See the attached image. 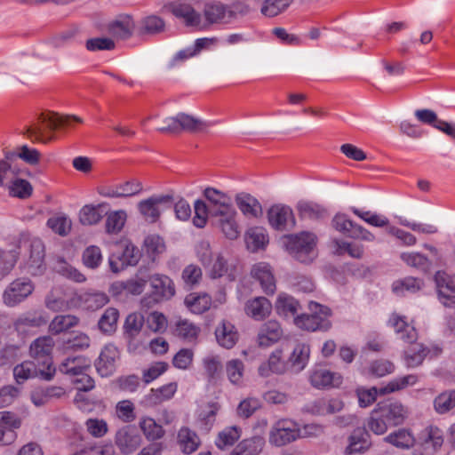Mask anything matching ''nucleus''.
Segmentation results:
<instances>
[{
    "mask_svg": "<svg viewBox=\"0 0 455 455\" xmlns=\"http://www.w3.org/2000/svg\"><path fill=\"white\" fill-rule=\"evenodd\" d=\"M196 253L198 260L202 263L206 270L207 275L212 279H217L228 275L234 279L229 271L228 260L219 251H213L208 241H200L196 246Z\"/></svg>",
    "mask_w": 455,
    "mask_h": 455,
    "instance_id": "nucleus-1",
    "label": "nucleus"
},
{
    "mask_svg": "<svg viewBox=\"0 0 455 455\" xmlns=\"http://www.w3.org/2000/svg\"><path fill=\"white\" fill-rule=\"evenodd\" d=\"M41 124H35L27 128L26 134L32 140L48 143L54 139V136L49 134L46 130L55 131L58 127L62 125H68L71 121L76 123H83L82 118L76 116H60L59 114L42 115Z\"/></svg>",
    "mask_w": 455,
    "mask_h": 455,
    "instance_id": "nucleus-2",
    "label": "nucleus"
},
{
    "mask_svg": "<svg viewBox=\"0 0 455 455\" xmlns=\"http://www.w3.org/2000/svg\"><path fill=\"white\" fill-rule=\"evenodd\" d=\"M308 309L310 314H301L294 318V323L298 328L307 331H326L331 327L329 320L331 310L328 307L310 301Z\"/></svg>",
    "mask_w": 455,
    "mask_h": 455,
    "instance_id": "nucleus-3",
    "label": "nucleus"
},
{
    "mask_svg": "<svg viewBox=\"0 0 455 455\" xmlns=\"http://www.w3.org/2000/svg\"><path fill=\"white\" fill-rule=\"evenodd\" d=\"M53 347V339L50 336H43L35 339L29 347L30 356L36 363L43 368L41 370V379L44 380H51L56 372L52 358Z\"/></svg>",
    "mask_w": 455,
    "mask_h": 455,
    "instance_id": "nucleus-4",
    "label": "nucleus"
},
{
    "mask_svg": "<svg viewBox=\"0 0 455 455\" xmlns=\"http://www.w3.org/2000/svg\"><path fill=\"white\" fill-rule=\"evenodd\" d=\"M287 251L298 260L307 262L316 244V236L309 232H301L285 237Z\"/></svg>",
    "mask_w": 455,
    "mask_h": 455,
    "instance_id": "nucleus-5",
    "label": "nucleus"
},
{
    "mask_svg": "<svg viewBox=\"0 0 455 455\" xmlns=\"http://www.w3.org/2000/svg\"><path fill=\"white\" fill-rule=\"evenodd\" d=\"M174 202L172 195H154L138 204V210L143 219L148 223L156 222L162 212L170 208Z\"/></svg>",
    "mask_w": 455,
    "mask_h": 455,
    "instance_id": "nucleus-6",
    "label": "nucleus"
},
{
    "mask_svg": "<svg viewBox=\"0 0 455 455\" xmlns=\"http://www.w3.org/2000/svg\"><path fill=\"white\" fill-rule=\"evenodd\" d=\"M300 436L298 425L288 419L275 422L269 431L268 441L276 447H282L296 441Z\"/></svg>",
    "mask_w": 455,
    "mask_h": 455,
    "instance_id": "nucleus-7",
    "label": "nucleus"
},
{
    "mask_svg": "<svg viewBox=\"0 0 455 455\" xmlns=\"http://www.w3.org/2000/svg\"><path fill=\"white\" fill-rule=\"evenodd\" d=\"M148 283L150 284L151 291L143 302L149 305L151 302L158 303L164 299H171L175 294V288L172 279L162 274L150 275L148 273Z\"/></svg>",
    "mask_w": 455,
    "mask_h": 455,
    "instance_id": "nucleus-8",
    "label": "nucleus"
},
{
    "mask_svg": "<svg viewBox=\"0 0 455 455\" xmlns=\"http://www.w3.org/2000/svg\"><path fill=\"white\" fill-rule=\"evenodd\" d=\"M144 322V316L140 313H131L125 318L124 336L127 341L128 350L131 352H136L143 347L141 330Z\"/></svg>",
    "mask_w": 455,
    "mask_h": 455,
    "instance_id": "nucleus-9",
    "label": "nucleus"
},
{
    "mask_svg": "<svg viewBox=\"0 0 455 455\" xmlns=\"http://www.w3.org/2000/svg\"><path fill=\"white\" fill-rule=\"evenodd\" d=\"M199 29H206L214 24H228L229 23L228 4L220 1L206 3L203 14L199 13Z\"/></svg>",
    "mask_w": 455,
    "mask_h": 455,
    "instance_id": "nucleus-10",
    "label": "nucleus"
},
{
    "mask_svg": "<svg viewBox=\"0 0 455 455\" xmlns=\"http://www.w3.org/2000/svg\"><path fill=\"white\" fill-rule=\"evenodd\" d=\"M377 406L390 427L403 425L410 415L409 408L397 400L379 402Z\"/></svg>",
    "mask_w": 455,
    "mask_h": 455,
    "instance_id": "nucleus-11",
    "label": "nucleus"
},
{
    "mask_svg": "<svg viewBox=\"0 0 455 455\" xmlns=\"http://www.w3.org/2000/svg\"><path fill=\"white\" fill-rule=\"evenodd\" d=\"M142 443V437L136 427L126 425L119 428L115 435V443L124 454L134 452Z\"/></svg>",
    "mask_w": 455,
    "mask_h": 455,
    "instance_id": "nucleus-12",
    "label": "nucleus"
},
{
    "mask_svg": "<svg viewBox=\"0 0 455 455\" xmlns=\"http://www.w3.org/2000/svg\"><path fill=\"white\" fill-rule=\"evenodd\" d=\"M165 12L172 13L181 20L187 26L199 29V13L195 11L187 0H180L165 4L163 7Z\"/></svg>",
    "mask_w": 455,
    "mask_h": 455,
    "instance_id": "nucleus-13",
    "label": "nucleus"
},
{
    "mask_svg": "<svg viewBox=\"0 0 455 455\" xmlns=\"http://www.w3.org/2000/svg\"><path fill=\"white\" fill-rule=\"evenodd\" d=\"M34 290L30 280L19 278L12 282L3 294L4 302L9 307H14L28 297Z\"/></svg>",
    "mask_w": 455,
    "mask_h": 455,
    "instance_id": "nucleus-14",
    "label": "nucleus"
},
{
    "mask_svg": "<svg viewBox=\"0 0 455 455\" xmlns=\"http://www.w3.org/2000/svg\"><path fill=\"white\" fill-rule=\"evenodd\" d=\"M21 419L13 411H0V444L12 443L16 437V430L21 427Z\"/></svg>",
    "mask_w": 455,
    "mask_h": 455,
    "instance_id": "nucleus-15",
    "label": "nucleus"
},
{
    "mask_svg": "<svg viewBox=\"0 0 455 455\" xmlns=\"http://www.w3.org/2000/svg\"><path fill=\"white\" fill-rule=\"evenodd\" d=\"M268 222L276 230L283 231L295 226L292 210L289 206L275 204L267 212Z\"/></svg>",
    "mask_w": 455,
    "mask_h": 455,
    "instance_id": "nucleus-16",
    "label": "nucleus"
},
{
    "mask_svg": "<svg viewBox=\"0 0 455 455\" xmlns=\"http://www.w3.org/2000/svg\"><path fill=\"white\" fill-rule=\"evenodd\" d=\"M237 212L235 208L220 212L212 217L214 225L230 240H235L240 235V229L236 221Z\"/></svg>",
    "mask_w": 455,
    "mask_h": 455,
    "instance_id": "nucleus-17",
    "label": "nucleus"
},
{
    "mask_svg": "<svg viewBox=\"0 0 455 455\" xmlns=\"http://www.w3.org/2000/svg\"><path fill=\"white\" fill-rule=\"evenodd\" d=\"M290 372L286 361L283 359V350L275 349L258 367L260 377L267 378L272 374L283 375Z\"/></svg>",
    "mask_w": 455,
    "mask_h": 455,
    "instance_id": "nucleus-18",
    "label": "nucleus"
},
{
    "mask_svg": "<svg viewBox=\"0 0 455 455\" xmlns=\"http://www.w3.org/2000/svg\"><path fill=\"white\" fill-rule=\"evenodd\" d=\"M439 299L445 307L455 306V275H450L443 271L435 275Z\"/></svg>",
    "mask_w": 455,
    "mask_h": 455,
    "instance_id": "nucleus-19",
    "label": "nucleus"
},
{
    "mask_svg": "<svg viewBox=\"0 0 455 455\" xmlns=\"http://www.w3.org/2000/svg\"><path fill=\"white\" fill-rule=\"evenodd\" d=\"M27 272L32 275L43 274L44 267V244L38 238L32 239L29 245V257L25 263Z\"/></svg>",
    "mask_w": 455,
    "mask_h": 455,
    "instance_id": "nucleus-20",
    "label": "nucleus"
},
{
    "mask_svg": "<svg viewBox=\"0 0 455 455\" xmlns=\"http://www.w3.org/2000/svg\"><path fill=\"white\" fill-rule=\"evenodd\" d=\"M204 196L206 198L208 207L210 208V217L212 218L220 212L228 211L233 207L231 197L214 188H206L204 190Z\"/></svg>",
    "mask_w": 455,
    "mask_h": 455,
    "instance_id": "nucleus-21",
    "label": "nucleus"
},
{
    "mask_svg": "<svg viewBox=\"0 0 455 455\" xmlns=\"http://www.w3.org/2000/svg\"><path fill=\"white\" fill-rule=\"evenodd\" d=\"M143 189L142 183L137 180L125 181L122 184L103 187L99 194L104 197H130L140 194Z\"/></svg>",
    "mask_w": 455,
    "mask_h": 455,
    "instance_id": "nucleus-22",
    "label": "nucleus"
},
{
    "mask_svg": "<svg viewBox=\"0 0 455 455\" xmlns=\"http://www.w3.org/2000/svg\"><path fill=\"white\" fill-rule=\"evenodd\" d=\"M251 276L257 280L263 291L267 295H273L276 290L275 278L269 264L259 262L251 267Z\"/></svg>",
    "mask_w": 455,
    "mask_h": 455,
    "instance_id": "nucleus-23",
    "label": "nucleus"
},
{
    "mask_svg": "<svg viewBox=\"0 0 455 455\" xmlns=\"http://www.w3.org/2000/svg\"><path fill=\"white\" fill-rule=\"evenodd\" d=\"M310 383L316 388L339 387L343 381L342 376L338 372L320 368L314 370L310 374Z\"/></svg>",
    "mask_w": 455,
    "mask_h": 455,
    "instance_id": "nucleus-24",
    "label": "nucleus"
},
{
    "mask_svg": "<svg viewBox=\"0 0 455 455\" xmlns=\"http://www.w3.org/2000/svg\"><path fill=\"white\" fill-rule=\"evenodd\" d=\"M235 202L243 215L248 219H258L263 214L260 203L249 193L241 192L236 194Z\"/></svg>",
    "mask_w": 455,
    "mask_h": 455,
    "instance_id": "nucleus-25",
    "label": "nucleus"
},
{
    "mask_svg": "<svg viewBox=\"0 0 455 455\" xmlns=\"http://www.w3.org/2000/svg\"><path fill=\"white\" fill-rule=\"evenodd\" d=\"M309 357V345L306 343L296 344L286 361L290 372L299 373L303 371L308 363Z\"/></svg>",
    "mask_w": 455,
    "mask_h": 455,
    "instance_id": "nucleus-26",
    "label": "nucleus"
},
{
    "mask_svg": "<svg viewBox=\"0 0 455 455\" xmlns=\"http://www.w3.org/2000/svg\"><path fill=\"white\" fill-rule=\"evenodd\" d=\"M135 23L129 15H120L108 25V33L117 39H128L132 36Z\"/></svg>",
    "mask_w": 455,
    "mask_h": 455,
    "instance_id": "nucleus-27",
    "label": "nucleus"
},
{
    "mask_svg": "<svg viewBox=\"0 0 455 455\" xmlns=\"http://www.w3.org/2000/svg\"><path fill=\"white\" fill-rule=\"evenodd\" d=\"M48 319L40 312H27L14 322V328L19 333H28L33 328H39L47 323Z\"/></svg>",
    "mask_w": 455,
    "mask_h": 455,
    "instance_id": "nucleus-28",
    "label": "nucleus"
},
{
    "mask_svg": "<svg viewBox=\"0 0 455 455\" xmlns=\"http://www.w3.org/2000/svg\"><path fill=\"white\" fill-rule=\"evenodd\" d=\"M283 336V330L277 321L270 320L265 323L259 333L258 343L259 347H267L276 343Z\"/></svg>",
    "mask_w": 455,
    "mask_h": 455,
    "instance_id": "nucleus-29",
    "label": "nucleus"
},
{
    "mask_svg": "<svg viewBox=\"0 0 455 455\" xmlns=\"http://www.w3.org/2000/svg\"><path fill=\"white\" fill-rule=\"evenodd\" d=\"M117 357L118 350L114 345L105 346L95 363L98 372L102 377L111 375L115 370V363Z\"/></svg>",
    "mask_w": 455,
    "mask_h": 455,
    "instance_id": "nucleus-30",
    "label": "nucleus"
},
{
    "mask_svg": "<svg viewBox=\"0 0 455 455\" xmlns=\"http://www.w3.org/2000/svg\"><path fill=\"white\" fill-rule=\"evenodd\" d=\"M370 435L364 427L353 430L348 437V445L345 450L347 455L363 452L371 447Z\"/></svg>",
    "mask_w": 455,
    "mask_h": 455,
    "instance_id": "nucleus-31",
    "label": "nucleus"
},
{
    "mask_svg": "<svg viewBox=\"0 0 455 455\" xmlns=\"http://www.w3.org/2000/svg\"><path fill=\"white\" fill-rule=\"evenodd\" d=\"M408 347L403 352V360L407 367L414 368L422 364L429 349L422 343L412 341L406 342Z\"/></svg>",
    "mask_w": 455,
    "mask_h": 455,
    "instance_id": "nucleus-32",
    "label": "nucleus"
},
{
    "mask_svg": "<svg viewBox=\"0 0 455 455\" xmlns=\"http://www.w3.org/2000/svg\"><path fill=\"white\" fill-rule=\"evenodd\" d=\"M244 310L247 315L254 320L261 321L270 315L272 304L265 297H256L246 302Z\"/></svg>",
    "mask_w": 455,
    "mask_h": 455,
    "instance_id": "nucleus-33",
    "label": "nucleus"
},
{
    "mask_svg": "<svg viewBox=\"0 0 455 455\" xmlns=\"http://www.w3.org/2000/svg\"><path fill=\"white\" fill-rule=\"evenodd\" d=\"M90 367L91 361L85 356L78 355L63 360L60 363L58 370L63 374L76 377L83 373V371H87Z\"/></svg>",
    "mask_w": 455,
    "mask_h": 455,
    "instance_id": "nucleus-34",
    "label": "nucleus"
},
{
    "mask_svg": "<svg viewBox=\"0 0 455 455\" xmlns=\"http://www.w3.org/2000/svg\"><path fill=\"white\" fill-rule=\"evenodd\" d=\"M388 323L395 329V331L400 334V339L404 342H412L418 339L416 329L410 325L403 316L393 314Z\"/></svg>",
    "mask_w": 455,
    "mask_h": 455,
    "instance_id": "nucleus-35",
    "label": "nucleus"
},
{
    "mask_svg": "<svg viewBox=\"0 0 455 455\" xmlns=\"http://www.w3.org/2000/svg\"><path fill=\"white\" fill-rule=\"evenodd\" d=\"M108 207L107 203L97 205L86 204L79 212V221L84 226L98 224L103 218L104 211Z\"/></svg>",
    "mask_w": 455,
    "mask_h": 455,
    "instance_id": "nucleus-36",
    "label": "nucleus"
},
{
    "mask_svg": "<svg viewBox=\"0 0 455 455\" xmlns=\"http://www.w3.org/2000/svg\"><path fill=\"white\" fill-rule=\"evenodd\" d=\"M218 343L225 348H232L238 340V333L235 326L227 321H222L215 330Z\"/></svg>",
    "mask_w": 455,
    "mask_h": 455,
    "instance_id": "nucleus-37",
    "label": "nucleus"
},
{
    "mask_svg": "<svg viewBox=\"0 0 455 455\" xmlns=\"http://www.w3.org/2000/svg\"><path fill=\"white\" fill-rule=\"evenodd\" d=\"M177 439L180 449L185 454L195 452L201 445L198 435L186 427L179 430Z\"/></svg>",
    "mask_w": 455,
    "mask_h": 455,
    "instance_id": "nucleus-38",
    "label": "nucleus"
},
{
    "mask_svg": "<svg viewBox=\"0 0 455 455\" xmlns=\"http://www.w3.org/2000/svg\"><path fill=\"white\" fill-rule=\"evenodd\" d=\"M177 388L178 385L176 382L168 383L158 388H152L149 394L145 396L144 401L149 406L159 404L172 398Z\"/></svg>",
    "mask_w": 455,
    "mask_h": 455,
    "instance_id": "nucleus-39",
    "label": "nucleus"
},
{
    "mask_svg": "<svg viewBox=\"0 0 455 455\" xmlns=\"http://www.w3.org/2000/svg\"><path fill=\"white\" fill-rule=\"evenodd\" d=\"M265 441L260 436H253L241 441L229 455H259L264 448Z\"/></svg>",
    "mask_w": 455,
    "mask_h": 455,
    "instance_id": "nucleus-40",
    "label": "nucleus"
},
{
    "mask_svg": "<svg viewBox=\"0 0 455 455\" xmlns=\"http://www.w3.org/2000/svg\"><path fill=\"white\" fill-rule=\"evenodd\" d=\"M301 308L299 302L293 297L280 293L275 302L276 313L283 317H296L299 310Z\"/></svg>",
    "mask_w": 455,
    "mask_h": 455,
    "instance_id": "nucleus-41",
    "label": "nucleus"
},
{
    "mask_svg": "<svg viewBox=\"0 0 455 455\" xmlns=\"http://www.w3.org/2000/svg\"><path fill=\"white\" fill-rule=\"evenodd\" d=\"M177 122L178 132L185 131L196 133L203 132L209 126L206 122L185 113H179L177 115Z\"/></svg>",
    "mask_w": 455,
    "mask_h": 455,
    "instance_id": "nucleus-42",
    "label": "nucleus"
},
{
    "mask_svg": "<svg viewBox=\"0 0 455 455\" xmlns=\"http://www.w3.org/2000/svg\"><path fill=\"white\" fill-rule=\"evenodd\" d=\"M41 370L43 368L36 365L34 361H25L13 369V375L16 381L20 384L28 379L39 377L41 379Z\"/></svg>",
    "mask_w": 455,
    "mask_h": 455,
    "instance_id": "nucleus-43",
    "label": "nucleus"
},
{
    "mask_svg": "<svg viewBox=\"0 0 455 455\" xmlns=\"http://www.w3.org/2000/svg\"><path fill=\"white\" fill-rule=\"evenodd\" d=\"M165 23L163 19L150 15L140 20L138 33L140 36H155L164 30Z\"/></svg>",
    "mask_w": 455,
    "mask_h": 455,
    "instance_id": "nucleus-44",
    "label": "nucleus"
},
{
    "mask_svg": "<svg viewBox=\"0 0 455 455\" xmlns=\"http://www.w3.org/2000/svg\"><path fill=\"white\" fill-rule=\"evenodd\" d=\"M384 440L400 449H410L415 444L413 434L406 428H400L389 434Z\"/></svg>",
    "mask_w": 455,
    "mask_h": 455,
    "instance_id": "nucleus-45",
    "label": "nucleus"
},
{
    "mask_svg": "<svg viewBox=\"0 0 455 455\" xmlns=\"http://www.w3.org/2000/svg\"><path fill=\"white\" fill-rule=\"evenodd\" d=\"M119 310L116 307H108L98 321L100 331L108 335L113 334L117 329Z\"/></svg>",
    "mask_w": 455,
    "mask_h": 455,
    "instance_id": "nucleus-46",
    "label": "nucleus"
},
{
    "mask_svg": "<svg viewBox=\"0 0 455 455\" xmlns=\"http://www.w3.org/2000/svg\"><path fill=\"white\" fill-rule=\"evenodd\" d=\"M294 0H263L260 13L266 18H275L285 12Z\"/></svg>",
    "mask_w": 455,
    "mask_h": 455,
    "instance_id": "nucleus-47",
    "label": "nucleus"
},
{
    "mask_svg": "<svg viewBox=\"0 0 455 455\" xmlns=\"http://www.w3.org/2000/svg\"><path fill=\"white\" fill-rule=\"evenodd\" d=\"M188 308L195 314H202L209 310L212 298L207 293H190L185 298Z\"/></svg>",
    "mask_w": 455,
    "mask_h": 455,
    "instance_id": "nucleus-48",
    "label": "nucleus"
},
{
    "mask_svg": "<svg viewBox=\"0 0 455 455\" xmlns=\"http://www.w3.org/2000/svg\"><path fill=\"white\" fill-rule=\"evenodd\" d=\"M245 243L249 250L256 251L265 247L268 243V236L264 228L254 227L245 233Z\"/></svg>",
    "mask_w": 455,
    "mask_h": 455,
    "instance_id": "nucleus-49",
    "label": "nucleus"
},
{
    "mask_svg": "<svg viewBox=\"0 0 455 455\" xmlns=\"http://www.w3.org/2000/svg\"><path fill=\"white\" fill-rule=\"evenodd\" d=\"M296 208L299 217L302 219L319 220L326 215V210L322 205L314 202L299 201Z\"/></svg>",
    "mask_w": 455,
    "mask_h": 455,
    "instance_id": "nucleus-50",
    "label": "nucleus"
},
{
    "mask_svg": "<svg viewBox=\"0 0 455 455\" xmlns=\"http://www.w3.org/2000/svg\"><path fill=\"white\" fill-rule=\"evenodd\" d=\"M139 426L145 437L150 441L159 440L165 434L163 427L150 417H142L140 419Z\"/></svg>",
    "mask_w": 455,
    "mask_h": 455,
    "instance_id": "nucleus-51",
    "label": "nucleus"
},
{
    "mask_svg": "<svg viewBox=\"0 0 455 455\" xmlns=\"http://www.w3.org/2000/svg\"><path fill=\"white\" fill-rule=\"evenodd\" d=\"M241 435L242 429L239 427H227L218 434L215 444L219 449L224 450L232 446L241 437Z\"/></svg>",
    "mask_w": 455,
    "mask_h": 455,
    "instance_id": "nucleus-52",
    "label": "nucleus"
},
{
    "mask_svg": "<svg viewBox=\"0 0 455 455\" xmlns=\"http://www.w3.org/2000/svg\"><path fill=\"white\" fill-rule=\"evenodd\" d=\"M78 323L79 318L73 315H56L49 324V331L52 334H60L76 326Z\"/></svg>",
    "mask_w": 455,
    "mask_h": 455,
    "instance_id": "nucleus-53",
    "label": "nucleus"
},
{
    "mask_svg": "<svg viewBox=\"0 0 455 455\" xmlns=\"http://www.w3.org/2000/svg\"><path fill=\"white\" fill-rule=\"evenodd\" d=\"M148 270L146 267H140L134 277L125 281L126 293L140 295L144 291L148 283Z\"/></svg>",
    "mask_w": 455,
    "mask_h": 455,
    "instance_id": "nucleus-54",
    "label": "nucleus"
},
{
    "mask_svg": "<svg viewBox=\"0 0 455 455\" xmlns=\"http://www.w3.org/2000/svg\"><path fill=\"white\" fill-rule=\"evenodd\" d=\"M127 219L124 210L113 211L107 214L105 228L106 232L111 235L118 234L124 228Z\"/></svg>",
    "mask_w": 455,
    "mask_h": 455,
    "instance_id": "nucleus-55",
    "label": "nucleus"
},
{
    "mask_svg": "<svg viewBox=\"0 0 455 455\" xmlns=\"http://www.w3.org/2000/svg\"><path fill=\"white\" fill-rule=\"evenodd\" d=\"M418 382V376L416 374H409L406 376L396 378L391 380L386 387L379 389L380 395H386L396 392L406 388L407 387L413 386Z\"/></svg>",
    "mask_w": 455,
    "mask_h": 455,
    "instance_id": "nucleus-56",
    "label": "nucleus"
},
{
    "mask_svg": "<svg viewBox=\"0 0 455 455\" xmlns=\"http://www.w3.org/2000/svg\"><path fill=\"white\" fill-rule=\"evenodd\" d=\"M226 374L228 380L234 385H241L244 374V363L240 359H231L226 363Z\"/></svg>",
    "mask_w": 455,
    "mask_h": 455,
    "instance_id": "nucleus-57",
    "label": "nucleus"
},
{
    "mask_svg": "<svg viewBox=\"0 0 455 455\" xmlns=\"http://www.w3.org/2000/svg\"><path fill=\"white\" fill-rule=\"evenodd\" d=\"M199 332V327L186 319H180L176 323V335L188 342L195 341Z\"/></svg>",
    "mask_w": 455,
    "mask_h": 455,
    "instance_id": "nucleus-58",
    "label": "nucleus"
},
{
    "mask_svg": "<svg viewBox=\"0 0 455 455\" xmlns=\"http://www.w3.org/2000/svg\"><path fill=\"white\" fill-rule=\"evenodd\" d=\"M14 157H19L28 164L36 165L40 161L41 154L37 149L23 145L18 148V152H10L5 156L7 160H12Z\"/></svg>",
    "mask_w": 455,
    "mask_h": 455,
    "instance_id": "nucleus-59",
    "label": "nucleus"
},
{
    "mask_svg": "<svg viewBox=\"0 0 455 455\" xmlns=\"http://www.w3.org/2000/svg\"><path fill=\"white\" fill-rule=\"evenodd\" d=\"M141 257L140 251L132 243H125L122 246V252L117 255V259L124 266H136Z\"/></svg>",
    "mask_w": 455,
    "mask_h": 455,
    "instance_id": "nucleus-60",
    "label": "nucleus"
},
{
    "mask_svg": "<svg viewBox=\"0 0 455 455\" xmlns=\"http://www.w3.org/2000/svg\"><path fill=\"white\" fill-rule=\"evenodd\" d=\"M343 407L344 403L339 398L319 400L315 403L313 411L319 415L333 414L340 411Z\"/></svg>",
    "mask_w": 455,
    "mask_h": 455,
    "instance_id": "nucleus-61",
    "label": "nucleus"
},
{
    "mask_svg": "<svg viewBox=\"0 0 455 455\" xmlns=\"http://www.w3.org/2000/svg\"><path fill=\"white\" fill-rule=\"evenodd\" d=\"M17 260L18 253L15 251L0 248V280L11 273Z\"/></svg>",
    "mask_w": 455,
    "mask_h": 455,
    "instance_id": "nucleus-62",
    "label": "nucleus"
},
{
    "mask_svg": "<svg viewBox=\"0 0 455 455\" xmlns=\"http://www.w3.org/2000/svg\"><path fill=\"white\" fill-rule=\"evenodd\" d=\"M47 226L56 234L66 236L72 228L71 220L66 215H56L47 220Z\"/></svg>",
    "mask_w": 455,
    "mask_h": 455,
    "instance_id": "nucleus-63",
    "label": "nucleus"
},
{
    "mask_svg": "<svg viewBox=\"0 0 455 455\" xmlns=\"http://www.w3.org/2000/svg\"><path fill=\"white\" fill-rule=\"evenodd\" d=\"M435 410L445 413L455 407V390H448L437 395L434 401Z\"/></svg>",
    "mask_w": 455,
    "mask_h": 455,
    "instance_id": "nucleus-64",
    "label": "nucleus"
}]
</instances>
